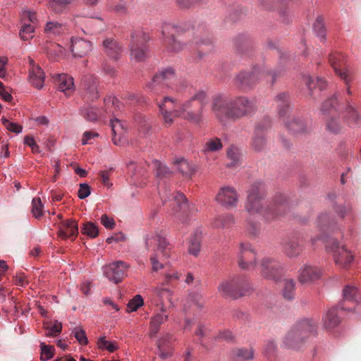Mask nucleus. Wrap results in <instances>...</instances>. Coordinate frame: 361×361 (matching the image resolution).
I'll use <instances>...</instances> for the list:
<instances>
[{
	"mask_svg": "<svg viewBox=\"0 0 361 361\" xmlns=\"http://www.w3.org/2000/svg\"><path fill=\"white\" fill-rule=\"evenodd\" d=\"M207 97L206 92L200 90L190 99L180 104L178 101L171 97H164L157 104L162 115L165 126H171L173 117H181L188 121L200 124L202 121L201 109Z\"/></svg>",
	"mask_w": 361,
	"mask_h": 361,
	"instance_id": "f257e3e1",
	"label": "nucleus"
},
{
	"mask_svg": "<svg viewBox=\"0 0 361 361\" xmlns=\"http://www.w3.org/2000/svg\"><path fill=\"white\" fill-rule=\"evenodd\" d=\"M266 195L265 185L260 181L255 182L247 191L245 209L250 214H259L268 221L274 219L286 213L289 206L281 193L275 195L270 206L264 209L263 200Z\"/></svg>",
	"mask_w": 361,
	"mask_h": 361,
	"instance_id": "f03ea898",
	"label": "nucleus"
},
{
	"mask_svg": "<svg viewBox=\"0 0 361 361\" xmlns=\"http://www.w3.org/2000/svg\"><path fill=\"white\" fill-rule=\"evenodd\" d=\"M212 111L219 119L238 120L251 115L255 111V104L245 97L231 98L224 95L213 99Z\"/></svg>",
	"mask_w": 361,
	"mask_h": 361,
	"instance_id": "7ed1b4c3",
	"label": "nucleus"
},
{
	"mask_svg": "<svg viewBox=\"0 0 361 361\" xmlns=\"http://www.w3.org/2000/svg\"><path fill=\"white\" fill-rule=\"evenodd\" d=\"M283 69L276 70L274 71L269 70L267 67H255L252 71H241L233 78L234 86L241 90L247 91L252 88L257 82L264 78L267 81L274 84L276 79L282 75Z\"/></svg>",
	"mask_w": 361,
	"mask_h": 361,
	"instance_id": "20e7f679",
	"label": "nucleus"
},
{
	"mask_svg": "<svg viewBox=\"0 0 361 361\" xmlns=\"http://www.w3.org/2000/svg\"><path fill=\"white\" fill-rule=\"evenodd\" d=\"M146 247L148 250L153 251L149 259L153 271L163 268L162 261L171 256V245L161 233L151 234L146 238Z\"/></svg>",
	"mask_w": 361,
	"mask_h": 361,
	"instance_id": "39448f33",
	"label": "nucleus"
},
{
	"mask_svg": "<svg viewBox=\"0 0 361 361\" xmlns=\"http://www.w3.org/2000/svg\"><path fill=\"white\" fill-rule=\"evenodd\" d=\"M316 330L315 323L310 319L298 322L286 334L283 340L286 348L293 350L301 349L307 338Z\"/></svg>",
	"mask_w": 361,
	"mask_h": 361,
	"instance_id": "423d86ee",
	"label": "nucleus"
},
{
	"mask_svg": "<svg viewBox=\"0 0 361 361\" xmlns=\"http://www.w3.org/2000/svg\"><path fill=\"white\" fill-rule=\"evenodd\" d=\"M150 37L148 33L142 30H136L131 32L129 43V51L130 59L141 62L146 60L149 55V47L147 45Z\"/></svg>",
	"mask_w": 361,
	"mask_h": 361,
	"instance_id": "0eeeda50",
	"label": "nucleus"
},
{
	"mask_svg": "<svg viewBox=\"0 0 361 361\" xmlns=\"http://www.w3.org/2000/svg\"><path fill=\"white\" fill-rule=\"evenodd\" d=\"M249 284L245 276H236L223 281L219 286V292L224 297L237 299L245 295Z\"/></svg>",
	"mask_w": 361,
	"mask_h": 361,
	"instance_id": "6e6552de",
	"label": "nucleus"
},
{
	"mask_svg": "<svg viewBox=\"0 0 361 361\" xmlns=\"http://www.w3.org/2000/svg\"><path fill=\"white\" fill-rule=\"evenodd\" d=\"M163 46L169 52L181 51L185 44L181 41L180 29L172 24L167 23L162 27Z\"/></svg>",
	"mask_w": 361,
	"mask_h": 361,
	"instance_id": "1a4fd4ad",
	"label": "nucleus"
},
{
	"mask_svg": "<svg viewBox=\"0 0 361 361\" xmlns=\"http://www.w3.org/2000/svg\"><path fill=\"white\" fill-rule=\"evenodd\" d=\"M326 249L331 253L335 264L341 268H348L354 260L352 252L344 245H341L337 240H330L326 245Z\"/></svg>",
	"mask_w": 361,
	"mask_h": 361,
	"instance_id": "9d476101",
	"label": "nucleus"
},
{
	"mask_svg": "<svg viewBox=\"0 0 361 361\" xmlns=\"http://www.w3.org/2000/svg\"><path fill=\"white\" fill-rule=\"evenodd\" d=\"M159 190L162 200L165 203L169 202V207H171L175 212H181L184 215H188L189 205L186 197L183 193L179 192L171 193L170 190L167 189H164V190H161L159 185Z\"/></svg>",
	"mask_w": 361,
	"mask_h": 361,
	"instance_id": "9b49d317",
	"label": "nucleus"
},
{
	"mask_svg": "<svg viewBox=\"0 0 361 361\" xmlns=\"http://www.w3.org/2000/svg\"><path fill=\"white\" fill-rule=\"evenodd\" d=\"M259 270L263 277L277 281L281 279L283 269L277 260L265 257L260 262Z\"/></svg>",
	"mask_w": 361,
	"mask_h": 361,
	"instance_id": "f8f14e48",
	"label": "nucleus"
},
{
	"mask_svg": "<svg viewBox=\"0 0 361 361\" xmlns=\"http://www.w3.org/2000/svg\"><path fill=\"white\" fill-rule=\"evenodd\" d=\"M238 264L242 269L250 270L256 267V252L250 243L240 244Z\"/></svg>",
	"mask_w": 361,
	"mask_h": 361,
	"instance_id": "ddd939ff",
	"label": "nucleus"
},
{
	"mask_svg": "<svg viewBox=\"0 0 361 361\" xmlns=\"http://www.w3.org/2000/svg\"><path fill=\"white\" fill-rule=\"evenodd\" d=\"M129 266L124 262L117 261L103 267L104 274L115 283H120L126 276Z\"/></svg>",
	"mask_w": 361,
	"mask_h": 361,
	"instance_id": "4468645a",
	"label": "nucleus"
},
{
	"mask_svg": "<svg viewBox=\"0 0 361 361\" xmlns=\"http://www.w3.org/2000/svg\"><path fill=\"white\" fill-rule=\"evenodd\" d=\"M82 99L87 102L94 101L99 97L98 82L92 75H84L82 78Z\"/></svg>",
	"mask_w": 361,
	"mask_h": 361,
	"instance_id": "2eb2a0df",
	"label": "nucleus"
},
{
	"mask_svg": "<svg viewBox=\"0 0 361 361\" xmlns=\"http://www.w3.org/2000/svg\"><path fill=\"white\" fill-rule=\"evenodd\" d=\"M323 271L311 264H304L298 270V279L302 284H310L321 279Z\"/></svg>",
	"mask_w": 361,
	"mask_h": 361,
	"instance_id": "dca6fc26",
	"label": "nucleus"
},
{
	"mask_svg": "<svg viewBox=\"0 0 361 361\" xmlns=\"http://www.w3.org/2000/svg\"><path fill=\"white\" fill-rule=\"evenodd\" d=\"M216 200L227 208L235 207L238 202V195L234 188L224 186L219 190Z\"/></svg>",
	"mask_w": 361,
	"mask_h": 361,
	"instance_id": "f3484780",
	"label": "nucleus"
},
{
	"mask_svg": "<svg viewBox=\"0 0 361 361\" xmlns=\"http://www.w3.org/2000/svg\"><path fill=\"white\" fill-rule=\"evenodd\" d=\"M175 78V73L173 68H167L159 71L152 79V81L147 84L149 89L155 93H158L157 87L159 85L169 86L168 82Z\"/></svg>",
	"mask_w": 361,
	"mask_h": 361,
	"instance_id": "a211bd4d",
	"label": "nucleus"
},
{
	"mask_svg": "<svg viewBox=\"0 0 361 361\" xmlns=\"http://www.w3.org/2000/svg\"><path fill=\"white\" fill-rule=\"evenodd\" d=\"M205 300L200 292L190 291L184 299L183 306L185 311L190 309L201 310L204 307Z\"/></svg>",
	"mask_w": 361,
	"mask_h": 361,
	"instance_id": "6ab92c4d",
	"label": "nucleus"
},
{
	"mask_svg": "<svg viewBox=\"0 0 361 361\" xmlns=\"http://www.w3.org/2000/svg\"><path fill=\"white\" fill-rule=\"evenodd\" d=\"M29 81L35 87L41 89L44 85V73L33 59H29Z\"/></svg>",
	"mask_w": 361,
	"mask_h": 361,
	"instance_id": "aec40b11",
	"label": "nucleus"
},
{
	"mask_svg": "<svg viewBox=\"0 0 361 361\" xmlns=\"http://www.w3.org/2000/svg\"><path fill=\"white\" fill-rule=\"evenodd\" d=\"M78 234V226L76 221L68 219L59 225V236L62 239L71 238L75 240Z\"/></svg>",
	"mask_w": 361,
	"mask_h": 361,
	"instance_id": "412c9836",
	"label": "nucleus"
},
{
	"mask_svg": "<svg viewBox=\"0 0 361 361\" xmlns=\"http://www.w3.org/2000/svg\"><path fill=\"white\" fill-rule=\"evenodd\" d=\"M92 48L90 41L81 38L72 37L71 41V50L75 57H83L87 55Z\"/></svg>",
	"mask_w": 361,
	"mask_h": 361,
	"instance_id": "4be33fe9",
	"label": "nucleus"
},
{
	"mask_svg": "<svg viewBox=\"0 0 361 361\" xmlns=\"http://www.w3.org/2000/svg\"><path fill=\"white\" fill-rule=\"evenodd\" d=\"M277 113L279 117L285 118L289 114L291 109V100L290 95L286 92H281L274 98Z\"/></svg>",
	"mask_w": 361,
	"mask_h": 361,
	"instance_id": "5701e85b",
	"label": "nucleus"
},
{
	"mask_svg": "<svg viewBox=\"0 0 361 361\" xmlns=\"http://www.w3.org/2000/svg\"><path fill=\"white\" fill-rule=\"evenodd\" d=\"M166 299L169 302H171L172 292L163 287H158L154 290V294L152 298V303L157 307H160V311L166 312V308L164 305V300Z\"/></svg>",
	"mask_w": 361,
	"mask_h": 361,
	"instance_id": "b1692460",
	"label": "nucleus"
},
{
	"mask_svg": "<svg viewBox=\"0 0 361 361\" xmlns=\"http://www.w3.org/2000/svg\"><path fill=\"white\" fill-rule=\"evenodd\" d=\"M343 116L345 121L350 126H355L361 123V116L356 108L351 104L350 101L348 99L345 100Z\"/></svg>",
	"mask_w": 361,
	"mask_h": 361,
	"instance_id": "393cba45",
	"label": "nucleus"
},
{
	"mask_svg": "<svg viewBox=\"0 0 361 361\" xmlns=\"http://www.w3.org/2000/svg\"><path fill=\"white\" fill-rule=\"evenodd\" d=\"M54 80L57 88L66 95L70 96L74 92L73 78L71 76L62 73L57 75Z\"/></svg>",
	"mask_w": 361,
	"mask_h": 361,
	"instance_id": "a878e982",
	"label": "nucleus"
},
{
	"mask_svg": "<svg viewBox=\"0 0 361 361\" xmlns=\"http://www.w3.org/2000/svg\"><path fill=\"white\" fill-rule=\"evenodd\" d=\"M284 123L288 130L295 135L305 133L309 129L307 123L297 116H293L288 121H284Z\"/></svg>",
	"mask_w": 361,
	"mask_h": 361,
	"instance_id": "bb28decb",
	"label": "nucleus"
},
{
	"mask_svg": "<svg viewBox=\"0 0 361 361\" xmlns=\"http://www.w3.org/2000/svg\"><path fill=\"white\" fill-rule=\"evenodd\" d=\"M283 250L287 257L293 258L301 253L302 247L298 238H292L284 241Z\"/></svg>",
	"mask_w": 361,
	"mask_h": 361,
	"instance_id": "cd10ccee",
	"label": "nucleus"
},
{
	"mask_svg": "<svg viewBox=\"0 0 361 361\" xmlns=\"http://www.w3.org/2000/svg\"><path fill=\"white\" fill-rule=\"evenodd\" d=\"M173 341V336L166 334L157 341L159 355L161 359H166L171 356L172 348L171 346Z\"/></svg>",
	"mask_w": 361,
	"mask_h": 361,
	"instance_id": "c85d7f7f",
	"label": "nucleus"
},
{
	"mask_svg": "<svg viewBox=\"0 0 361 361\" xmlns=\"http://www.w3.org/2000/svg\"><path fill=\"white\" fill-rule=\"evenodd\" d=\"M103 47L104 52L115 60L118 59L123 51L122 47L113 38L104 40Z\"/></svg>",
	"mask_w": 361,
	"mask_h": 361,
	"instance_id": "c756f323",
	"label": "nucleus"
},
{
	"mask_svg": "<svg viewBox=\"0 0 361 361\" xmlns=\"http://www.w3.org/2000/svg\"><path fill=\"white\" fill-rule=\"evenodd\" d=\"M110 126L112 131V142L116 145H121L123 144L122 135L125 131L121 121L117 118H111Z\"/></svg>",
	"mask_w": 361,
	"mask_h": 361,
	"instance_id": "7c9ffc66",
	"label": "nucleus"
},
{
	"mask_svg": "<svg viewBox=\"0 0 361 361\" xmlns=\"http://www.w3.org/2000/svg\"><path fill=\"white\" fill-rule=\"evenodd\" d=\"M341 319L338 315V307L328 310L323 317L324 327L326 330H331L340 324Z\"/></svg>",
	"mask_w": 361,
	"mask_h": 361,
	"instance_id": "2f4dec72",
	"label": "nucleus"
},
{
	"mask_svg": "<svg viewBox=\"0 0 361 361\" xmlns=\"http://www.w3.org/2000/svg\"><path fill=\"white\" fill-rule=\"evenodd\" d=\"M329 63L335 73L340 78L343 73H348L345 69L344 58L340 53L329 55Z\"/></svg>",
	"mask_w": 361,
	"mask_h": 361,
	"instance_id": "473e14b6",
	"label": "nucleus"
},
{
	"mask_svg": "<svg viewBox=\"0 0 361 361\" xmlns=\"http://www.w3.org/2000/svg\"><path fill=\"white\" fill-rule=\"evenodd\" d=\"M223 144L221 139L214 137L205 140L202 145V152L204 154L214 153L221 150Z\"/></svg>",
	"mask_w": 361,
	"mask_h": 361,
	"instance_id": "72a5a7b5",
	"label": "nucleus"
},
{
	"mask_svg": "<svg viewBox=\"0 0 361 361\" xmlns=\"http://www.w3.org/2000/svg\"><path fill=\"white\" fill-rule=\"evenodd\" d=\"M231 357L234 361H248L254 358V350L252 348L233 349Z\"/></svg>",
	"mask_w": 361,
	"mask_h": 361,
	"instance_id": "f704fd0d",
	"label": "nucleus"
},
{
	"mask_svg": "<svg viewBox=\"0 0 361 361\" xmlns=\"http://www.w3.org/2000/svg\"><path fill=\"white\" fill-rule=\"evenodd\" d=\"M177 170L185 179H190L196 170L193 165L185 159H180L176 162Z\"/></svg>",
	"mask_w": 361,
	"mask_h": 361,
	"instance_id": "c9c22d12",
	"label": "nucleus"
},
{
	"mask_svg": "<svg viewBox=\"0 0 361 361\" xmlns=\"http://www.w3.org/2000/svg\"><path fill=\"white\" fill-rule=\"evenodd\" d=\"M235 224V219L231 214H224L216 216L212 223L214 228H227Z\"/></svg>",
	"mask_w": 361,
	"mask_h": 361,
	"instance_id": "e433bc0d",
	"label": "nucleus"
},
{
	"mask_svg": "<svg viewBox=\"0 0 361 361\" xmlns=\"http://www.w3.org/2000/svg\"><path fill=\"white\" fill-rule=\"evenodd\" d=\"M226 155L227 158L230 160V162L226 164L228 168H235L240 164L241 154L238 147L231 146L227 149Z\"/></svg>",
	"mask_w": 361,
	"mask_h": 361,
	"instance_id": "4c0bfd02",
	"label": "nucleus"
},
{
	"mask_svg": "<svg viewBox=\"0 0 361 361\" xmlns=\"http://www.w3.org/2000/svg\"><path fill=\"white\" fill-rule=\"evenodd\" d=\"M64 26L56 21H48L44 27V33L49 37H56L62 34Z\"/></svg>",
	"mask_w": 361,
	"mask_h": 361,
	"instance_id": "58836bf2",
	"label": "nucleus"
},
{
	"mask_svg": "<svg viewBox=\"0 0 361 361\" xmlns=\"http://www.w3.org/2000/svg\"><path fill=\"white\" fill-rule=\"evenodd\" d=\"M201 241L202 237L200 233H195L191 235L188 247V252L190 255L197 256L200 251Z\"/></svg>",
	"mask_w": 361,
	"mask_h": 361,
	"instance_id": "ea45409f",
	"label": "nucleus"
},
{
	"mask_svg": "<svg viewBox=\"0 0 361 361\" xmlns=\"http://www.w3.org/2000/svg\"><path fill=\"white\" fill-rule=\"evenodd\" d=\"M338 102L337 95L335 94L326 99L322 105L321 111L324 114L331 113L338 111Z\"/></svg>",
	"mask_w": 361,
	"mask_h": 361,
	"instance_id": "a19ab883",
	"label": "nucleus"
},
{
	"mask_svg": "<svg viewBox=\"0 0 361 361\" xmlns=\"http://www.w3.org/2000/svg\"><path fill=\"white\" fill-rule=\"evenodd\" d=\"M295 283L292 279L283 280V296L285 299L290 300L295 297Z\"/></svg>",
	"mask_w": 361,
	"mask_h": 361,
	"instance_id": "79ce46f5",
	"label": "nucleus"
},
{
	"mask_svg": "<svg viewBox=\"0 0 361 361\" xmlns=\"http://www.w3.org/2000/svg\"><path fill=\"white\" fill-rule=\"evenodd\" d=\"M305 83L311 92L316 87H318L319 90H322L326 86V81L322 78H313L312 77L307 76L305 78Z\"/></svg>",
	"mask_w": 361,
	"mask_h": 361,
	"instance_id": "37998d69",
	"label": "nucleus"
},
{
	"mask_svg": "<svg viewBox=\"0 0 361 361\" xmlns=\"http://www.w3.org/2000/svg\"><path fill=\"white\" fill-rule=\"evenodd\" d=\"M157 313L151 319V331L153 334H157L159 326L167 321L168 314L166 312Z\"/></svg>",
	"mask_w": 361,
	"mask_h": 361,
	"instance_id": "c03bdc74",
	"label": "nucleus"
},
{
	"mask_svg": "<svg viewBox=\"0 0 361 361\" xmlns=\"http://www.w3.org/2000/svg\"><path fill=\"white\" fill-rule=\"evenodd\" d=\"M104 102V111L109 115H117V111L119 107V102L115 97H109L105 98Z\"/></svg>",
	"mask_w": 361,
	"mask_h": 361,
	"instance_id": "a18cd8bd",
	"label": "nucleus"
},
{
	"mask_svg": "<svg viewBox=\"0 0 361 361\" xmlns=\"http://www.w3.org/2000/svg\"><path fill=\"white\" fill-rule=\"evenodd\" d=\"M152 165L154 169L156 171V176L158 178L162 179L171 176V171L159 161H154Z\"/></svg>",
	"mask_w": 361,
	"mask_h": 361,
	"instance_id": "49530a36",
	"label": "nucleus"
},
{
	"mask_svg": "<svg viewBox=\"0 0 361 361\" xmlns=\"http://www.w3.org/2000/svg\"><path fill=\"white\" fill-rule=\"evenodd\" d=\"M44 328L47 331L46 336L54 337L59 335L62 329V324L58 321H55L54 324L51 325V322L44 323Z\"/></svg>",
	"mask_w": 361,
	"mask_h": 361,
	"instance_id": "de8ad7c7",
	"label": "nucleus"
},
{
	"mask_svg": "<svg viewBox=\"0 0 361 361\" xmlns=\"http://www.w3.org/2000/svg\"><path fill=\"white\" fill-rule=\"evenodd\" d=\"M212 42L210 39H202L198 44V55L200 58H203L207 54L211 53L213 50Z\"/></svg>",
	"mask_w": 361,
	"mask_h": 361,
	"instance_id": "09e8293b",
	"label": "nucleus"
},
{
	"mask_svg": "<svg viewBox=\"0 0 361 361\" xmlns=\"http://www.w3.org/2000/svg\"><path fill=\"white\" fill-rule=\"evenodd\" d=\"M235 46L239 51L244 52L246 51L250 47H252V41L247 35H242L235 39Z\"/></svg>",
	"mask_w": 361,
	"mask_h": 361,
	"instance_id": "8fccbe9b",
	"label": "nucleus"
},
{
	"mask_svg": "<svg viewBox=\"0 0 361 361\" xmlns=\"http://www.w3.org/2000/svg\"><path fill=\"white\" fill-rule=\"evenodd\" d=\"M70 3L71 0H49L48 7L55 13H59Z\"/></svg>",
	"mask_w": 361,
	"mask_h": 361,
	"instance_id": "3c124183",
	"label": "nucleus"
},
{
	"mask_svg": "<svg viewBox=\"0 0 361 361\" xmlns=\"http://www.w3.org/2000/svg\"><path fill=\"white\" fill-rule=\"evenodd\" d=\"M82 234L86 235L92 238H96L99 235L97 226L92 222L87 221L83 224L81 229Z\"/></svg>",
	"mask_w": 361,
	"mask_h": 361,
	"instance_id": "603ef678",
	"label": "nucleus"
},
{
	"mask_svg": "<svg viewBox=\"0 0 361 361\" xmlns=\"http://www.w3.org/2000/svg\"><path fill=\"white\" fill-rule=\"evenodd\" d=\"M314 31L317 35L320 37L321 41L325 39L326 29L324 24V19L321 16H318L313 25Z\"/></svg>",
	"mask_w": 361,
	"mask_h": 361,
	"instance_id": "864d4df0",
	"label": "nucleus"
},
{
	"mask_svg": "<svg viewBox=\"0 0 361 361\" xmlns=\"http://www.w3.org/2000/svg\"><path fill=\"white\" fill-rule=\"evenodd\" d=\"M33 32L34 26L25 22L20 30L19 35L23 40H28L33 37Z\"/></svg>",
	"mask_w": 361,
	"mask_h": 361,
	"instance_id": "5fc2aeb1",
	"label": "nucleus"
},
{
	"mask_svg": "<svg viewBox=\"0 0 361 361\" xmlns=\"http://www.w3.org/2000/svg\"><path fill=\"white\" fill-rule=\"evenodd\" d=\"M318 225L323 227H333L336 225L335 219L328 213H322L318 217Z\"/></svg>",
	"mask_w": 361,
	"mask_h": 361,
	"instance_id": "6e6d98bb",
	"label": "nucleus"
},
{
	"mask_svg": "<svg viewBox=\"0 0 361 361\" xmlns=\"http://www.w3.org/2000/svg\"><path fill=\"white\" fill-rule=\"evenodd\" d=\"M41 348V359L42 360H48L53 357L55 348L53 345H46L45 343H40Z\"/></svg>",
	"mask_w": 361,
	"mask_h": 361,
	"instance_id": "4d7b16f0",
	"label": "nucleus"
},
{
	"mask_svg": "<svg viewBox=\"0 0 361 361\" xmlns=\"http://www.w3.org/2000/svg\"><path fill=\"white\" fill-rule=\"evenodd\" d=\"M326 130L329 132L337 134L342 130V126L338 118H331L326 121Z\"/></svg>",
	"mask_w": 361,
	"mask_h": 361,
	"instance_id": "13d9d810",
	"label": "nucleus"
},
{
	"mask_svg": "<svg viewBox=\"0 0 361 361\" xmlns=\"http://www.w3.org/2000/svg\"><path fill=\"white\" fill-rule=\"evenodd\" d=\"M144 304L143 298L140 295H136L132 300H130L127 305V312L136 311L139 307Z\"/></svg>",
	"mask_w": 361,
	"mask_h": 361,
	"instance_id": "bf43d9fd",
	"label": "nucleus"
},
{
	"mask_svg": "<svg viewBox=\"0 0 361 361\" xmlns=\"http://www.w3.org/2000/svg\"><path fill=\"white\" fill-rule=\"evenodd\" d=\"M72 334L74 335L75 339L78 341L80 345H87L88 340L85 334V330L80 327L77 326L72 331Z\"/></svg>",
	"mask_w": 361,
	"mask_h": 361,
	"instance_id": "052dcab7",
	"label": "nucleus"
},
{
	"mask_svg": "<svg viewBox=\"0 0 361 361\" xmlns=\"http://www.w3.org/2000/svg\"><path fill=\"white\" fill-rule=\"evenodd\" d=\"M82 116L87 121H94L99 117L98 110L92 106L82 109Z\"/></svg>",
	"mask_w": 361,
	"mask_h": 361,
	"instance_id": "680f3d73",
	"label": "nucleus"
},
{
	"mask_svg": "<svg viewBox=\"0 0 361 361\" xmlns=\"http://www.w3.org/2000/svg\"><path fill=\"white\" fill-rule=\"evenodd\" d=\"M45 50L50 57H56L63 52V47L56 43H51L45 47Z\"/></svg>",
	"mask_w": 361,
	"mask_h": 361,
	"instance_id": "e2e57ef3",
	"label": "nucleus"
},
{
	"mask_svg": "<svg viewBox=\"0 0 361 361\" xmlns=\"http://www.w3.org/2000/svg\"><path fill=\"white\" fill-rule=\"evenodd\" d=\"M357 290L354 286H346L343 290L344 301H353L357 295Z\"/></svg>",
	"mask_w": 361,
	"mask_h": 361,
	"instance_id": "0e129e2a",
	"label": "nucleus"
},
{
	"mask_svg": "<svg viewBox=\"0 0 361 361\" xmlns=\"http://www.w3.org/2000/svg\"><path fill=\"white\" fill-rule=\"evenodd\" d=\"M108 6L110 9L118 13H125L127 11V6L123 0H118V2L109 1Z\"/></svg>",
	"mask_w": 361,
	"mask_h": 361,
	"instance_id": "69168bd1",
	"label": "nucleus"
},
{
	"mask_svg": "<svg viewBox=\"0 0 361 361\" xmlns=\"http://www.w3.org/2000/svg\"><path fill=\"white\" fill-rule=\"evenodd\" d=\"M32 212L35 218L40 217L43 212V204L39 197H35L32 202Z\"/></svg>",
	"mask_w": 361,
	"mask_h": 361,
	"instance_id": "338daca9",
	"label": "nucleus"
},
{
	"mask_svg": "<svg viewBox=\"0 0 361 361\" xmlns=\"http://www.w3.org/2000/svg\"><path fill=\"white\" fill-rule=\"evenodd\" d=\"M98 346L99 348L106 349L111 353L114 352L117 349V345L115 343L107 341L104 337H102L99 339Z\"/></svg>",
	"mask_w": 361,
	"mask_h": 361,
	"instance_id": "774afa93",
	"label": "nucleus"
}]
</instances>
